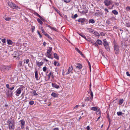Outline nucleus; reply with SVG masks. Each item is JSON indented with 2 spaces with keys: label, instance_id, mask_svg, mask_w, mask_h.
Here are the masks:
<instances>
[{
  "label": "nucleus",
  "instance_id": "1",
  "mask_svg": "<svg viewBox=\"0 0 130 130\" xmlns=\"http://www.w3.org/2000/svg\"><path fill=\"white\" fill-rule=\"evenodd\" d=\"M12 118H10V119L7 121V123L8 126V128L10 130H14L15 128L14 125V121L13 119L12 120Z\"/></svg>",
  "mask_w": 130,
  "mask_h": 130
},
{
  "label": "nucleus",
  "instance_id": "2",
  "mask_svg": "<svg viewBox=\"0 0 130 130\" xmlns=\"http://www.w3.org/2000/svg\"><path fill=\"white\" fill-rule=\"evenodd\" d=\"M103 44L105 48L107 51H110V48L108 42H107L106 40L105 39L103 40Z\"/></svg>",
  "mask_w": 130,
  "mask_h": 130
},
{
  "label": "nucleus",
  "instance_id": "3",
  "mask_svg": "<svg viewBox=\"0 0 130 130\" xmlns=\"http://www.w3.org/2000/svg\"><path fill=\"white\" fill-rule=\"evenodd\" d=\"M52 47H49V48L47 50V55L46 57L48 58L52 59V58L51 57L52 53L51 52L52 51Z\"/></svg>",
  "mask_w": 130,
  "mask_h": 130
},
{
  "label": "nucleus",
  "instance_id": "4",
  "mask_svg": "<svg viewBox=\"0 0 130 130\" xmlns=\"http://www.w3.org/2000/svg\"><path fill=\"white\" fill-rule=\"evenodd\" d=\"M114 48L116 54H119V46L116 44H114Z\"/></svg>",
  "mask_w": 130,
  "mask_h": 130
},
{
  "label": "nucleus",
  "instance_id": "5",
  "mask_svg": "<svg viewBox=\"0 0 130 130\" xmlns=\"http://www.w3.org/2000/svg\"><path fill=\"white\" fill-rule=\"evenodd\" d=\"M8 4L12 8L16 9L19 8L18 6L16 5L15 4L11 2H9Z\"/></svg>",
  "mask_w": 130,
  "mask_h": 130
},
{
  "label": "nucleus",
  "instance_id": "6",
  "mask_svg": "<svg viewBox=\"0 0 130 130\" xmlns=\"http://www.w3.org/2000/svg\"><path fill=\"white\" fill-rule=\"evenodd\" d=\"M22 89L21 88H18L15 92V95L17 96H18L21 93Z\"/></svg>",
  "mask_w": 130,
  "mask_h": 130
},
{
  "label": "nucleus",
  "instance_id": "7",
  "mask_svg": "<svg viewBox=\"0 0 130 130\" xmlns=\"http://www.w3.org/2000/svg\"><path fill=\"white\" fill-rule=\"evenodd\" d=\"M104 3L105 6H108L111 4V2L110 0H105L104 2Z\"/></svg>",
  "mask_w": 130,
  "mask_h": 130
},
{
  "label": "nucleus",
  "instance_id": "8",
  "mask_svg": "<svg viewBox=\"0 0 130 130\" xmlns=\"http://www.w3.org/2000/svg\"><path fill=\"white\" fill-rule=\"evenodd\" d=\"M73 69V68L72 66L70 67L69 68L66 74V75H68L70 73H73L72 70Z\"/></svg>",
  "mask_w": 130,
  "mask_h": 130
},
{
  "label": "nucleus",
  "instance_id": "9",
  "mask_svg": "<svg viewBox=\"0 0 130 130\" xmlns=\"http://www.w3.org/2000/svg\"><path fill=\"white\" fill-rule=\"evenodd\" d=\"M21 123V127L22 129H23L24 127V125L25 124V122L24 120H22L20 121Z\"/></svg>",
  "mask_w": 130,
  "mask_h": 130
},
{
  "label": "nucleus",
  "instance_id": "10",
  "mask_svg": "<svg viewBox=\"0 0 130 130\" xmlns=\"http://www.w3.org/2000/svg\"><path fill=\"white\" fill-rule=\"evenodd\" d=\"M52 87L56 89H58L59 88V86L56 84L52 83Z\"/></svg>",
  "mask_w": 130,
  "mask_h": 130
},
{
  "label": "nucleus",
  "instance_id": "11",
  "mask_svg": "<svg viewBox=\"0 0 130 130\" xmlns=\"http://www.w3.org/2000/svg\"><path fill=\"white\" fill-rule=\"evenodd\" d=\"M6 94L7 96H11L12 95V92L11 91H8L6 92Z\"/></svg>",
  "mask_w": 130,
  "mask_h": 130
},
{
  "label": "nucleus",
  "instance_id": "12",
  "mask_svg": "<svg viewBox=\"0 0 130 130\" xmlns=\"http://www.w3.org/2000/svg\"><path fill=\"white\" fill-rule=\"evenodd\" d=\"M36 64L39 67H40L43 64V62H39L37 61L36 62Z\"/></svg>",
  "mask_w": 130,
  "mask_h": 130
},
{
  "label": "nucleus",
  "instance_id": "13",
  "mask_svg": "<svg viewBox=\"0 0 130 130\" xmlns=\"http://www.w3.org/2000/svg\"><path fill=\"white\" fill-rule=\"evenodd\" d=\"M85 20V19L84 18H80L77 21L79 22H80L81 23H84Z\"/></svg>",
  "mask_w": 130,
  "mask_h": 130
},
{
  "label": "nucleus",
  "instance_id": "14",
  "mask_svg": "<svg viewBox=\"0 0 130 130\" xmlns=\"http://www.w3.org/2000/svg\"><path fill=\"white\" fill-rule=\"evenodd\" d=\"M35 77L37 80H38L39 79L38 77V72L37 70H36L35 72Z\"/></svg>",
  "mask_w": 130,
  "mask_h": 130
},
{
  "label": "nucleus",
  "instance_id": "15",
  "mask_svg": "<svg viewBox=\"0 0 130 130\" xmlns=\"http://www.w3.org/2000/svg\"><path fill=\"white\" fill-rule=\"evenodd\" d=\"M51 95L54 98L57 97L58 96V94L54 92H52L51 94Z\"/></svg>",
  "mask_w": 130,
  "mask_h": 130
},
{
  "label": "nucleus",
  "instance_id": "16",
  "mask_svg": "<svg viewBox=\"0 0 130 130\" xmlns=\"http://www.w3.org/2000/svg\"><path fill=\"white\" fill-rule=\"evenodd\" d=\"M43 34L46 37H48V38H51L50 36L47 33H46L44 30L42 32Z\"/></svg>",
  "mask_w": 130,
  "mask_h": 130
},
{
  "label": "nucleus",
  "instance_id": "17",
  "mask_svg": "<svg viewBox=\"0 0 130 130\" xmlns=\"http://www.w3.org/2000/svg\"><path fill=\"white\" fill-rule=\"evenodd\" d=\"M98 108V107H91L90 109L91 110H93L94 111H96V110H97Z\"/></svg>",
  "mask_w": 130,
  "mask_h": 130
},
{
  "label": "nucleus",
  "instance_id": "18",
  "mask_svg": "<svg viewBox=\"0 0 130 130\" xmlns=\"http://www.w3.org/2000/svg\"><path fill=\"white\" fill-rule=\"evenodd\" d=\"M87 29L88 31L90 32L93 33L94 32V30L91 28H87Z\"/></svg>",
  "mask_w": 130,
  "mask_h": 130
},
{
  "label": "nucleus",
  "instance_id": "19",
  "mask_svg": "<svg viewBox=\"0 0 130 130\" xmlns=\"http://www.w3.org/2000/svg\"><path fill=\"white\" fill-rule=\"evenodd\" d=\"M96 42L97 43L99 44V45H102V41L99 39L97 40L96 41Z\"/></svg>",
  "mask_w": 130,
  "mask_h": 130
},
{
  "label": "nucleus",
  "instance_id": "20",
  "mask_svg": "<svg viewBox=\"0 0 130 130\" xmlns=\"http://www.w3.org/2000/svg\"><path fill=\"white\" fill-rule=\"evenodd\" d=\"M7 41L8 44L9 45H12L13 43L12 41L10 40H7Z\"/></svg>",
  "mask_w": 130,
  "mask_h": 130
},
{
  "label": "nucleus",
  "instance_id": "21",
  "mask_svg": "<svg viewBox=\"0 0 130 130\" xmlns=\"http://www.w3.org/2000/svg\"><path fill=\"white\" fill-rule=\"evenodd\" d=\"M82 65L80 64H79L76 66V67L79 69L82 68Z\"/></svg>",
  "mask_w": 130,
  "mask_h": 130
},
{
  "label": "nucleus",
  "instance_id": "22",
  "mask_svg": "<svg viewBox=\"0 0 130 130\" xmlns=\"http://www.w3.org/2000/svg\"><path fill=\"white\" fill-rule=\"evenodd\" d=\"M93 33L96 36L99 37L100 36V34L97 31H94Z\"/></svg>",
  "mask_w": 130,
  "mask_h": 130
},
{
  "label": "nucleus",
  "instance_id": "23",
  "mask_svg": "<svg viewBox=\"0 0 130 130\" xmlns=\"http://www.w3.org/2000/svg\"><path fill=\"white\" fill-rule=\"evenodd\" d=\"M95 23V21L94 20L91 19L89 21V23L93 24Z\"/></svg>",
  "mask_w": 130,
  "mask_h": 130
},
{
  "label": "nucleus",
  "instance_id": "24",
  "mask_svg": "<svg viewBox=\"0 0 130 130\" xmlns=\"http://www.w3.org/2000/svg\"><path fill=\"white\" fill-rule=\"evenodd\" d=\"M54 57L57 59H59V57L58 55L56 53L54 54Z\"/></svg>",
  "mask_w": 130,
  "mask_h": 130
},
{
  "label": "nucleus",
  "instance_id": "25",
  "mask_svg": "<svg viewBox=\"0 0 130 130\" xmlns=\"http://www.w3.org/2000/svg\"><path fill=\"white\" fill-rule=\"evenodd\" d=\"M123 99H120L119 101V103L120 105L122 104L123 102Z\"/></svg>",
  "mask_w": 130,
  "mask_h": 130
},
{
  "label": "nucleus",
  "instance_id": "26",
  "mask_svg": "<svg viewBox=\"0 0 130 130\" xmlns=\"http://www.w3.org/2000/svg\"><path fill=\"white\" fill-rule=\"evenodd\" d=\"M123 114H124V113H123L122 112L118 111L117 112V114L118 116H121Z\"/></svg>",
  "mask_w": 130,
  "mask_h": 130
},
{
  "label": "nucleus",
  "instance_id": "27",
  "mask_svg": "<svg viewBox=\"0 0 130 130\" xmlns=\"http://www.w3.org/2000/svg\"><path fill=\"white\" fill-rule=\"evenodd\" d=\"M112 12L115 15H117L118 13V11L115 10H113L112 11Z\"/></svg>",
  "mask_w": 130,
  "mask_h": 130
},
{
  "label": "nucleus",
  "instance_id": "28",
  "mask_svg": "<svg viewBox=\"0 0 130 130\" xmlns=\"http://www.w3.org/2000/svg\"><path fill=\"white\" fill-rule=\"evenodd\" d=\"M91 98H89L88 97H87L85 98V100L86 101H90V100L91 99Z\"/></svg>",
  "mask_w": 130,
  "mask_h": 130
},
{
  "label": "nucleus",
  "instance_id": "29",
  "mask_svg": "<svg viewBox=\"0 0 130 130\" xmlns=\"http://www.w3.org/2000/svg\"><path fill=\"white\" fill-rule=\"evenodd\" d=\"M90 95L91 96V99L90 100V102H91L92 101V100L93 98V92L92 91H91V92L90 93Z\"/></svg>",
  "mask_w": 130,
  "mask_h": 130
},
{
  "label": "nucleus",
  "instance_id": "30",
  "mask_svg": "<svg viewBox=\"0 0 130 130\" xmlns=\"http://www.w3.org/2000/svg\"><path fill=\"white\" fill-rule=\"evenodd\" d=\"M96 113L97 115L100 114L101 113V111L98 108L97 110L96 111Z\"/></svg>",
  "mask_w": 130,
  "mask_h": 130
},
{
  "label": "nucleus",
  "instance_id": "31",
  "mask_svg": "<svg viewBox=\"0 0 130 130\" xmlns=\"http://www.w3.org/2000/svg\"><path fill=\"white\" fill-rule=\"evenodd\" d=\"M79 35L85 39L86 40H87L86 39V36L84 35L81 34H79Z\"/></svg>",
  "mask_w": 130,
  "mask_h": 130
},
{
  "label": "nucleus",
  "instance_id": "32",
  "mask_svg": "<svg viewBox=\"0 0 130 130\" xmlns=\"http://www.w3.org/2000/svg\"><path fill=\"white\" fill-rule=\"evenodd\" d=\"M37 21L40 24L42 25L43 24L42 22L40 19H37Z\"/></svg>",
  "mask_w": 130,
  "mask_h": 130
},
{
  "label": "nucleus",
  "instance_id": "33",
  "mask_svg": "<svg viewBox=\"0 0 130 130\" xmlns=\"http://www.w3.org/2000/svg\"><path fill=\"white\" fill-rule=\"evenodd\" d=\"M32 93L34 96H36L38 95V94L36 93V91L34 90L32 92Z\"/></svg>",
  "mask_w": 130,
  "mask_h": 130
},
{
  "label": "nucleus",
  "instance_id": "34",
  "mask_svg": "<svg viewBox=\"0 0 130 130\" xmlns=\"http://www.w3.org/2000/svg\"><path fill=\"white\" fill-rule=\"evenodd\" d=\"M34 102L33 101H31L29 102V104L31 105H32L34 104Z\"/></svg>",
  "mask_w": 130,
  "mask_h": 130
},
{
  "label": "nucleus",
  "instance_id": "35",
  "mask_svg": "<svg viewBox=\"0 0 130 130\" xmlns=\"http://www.w3.org/2000/svg\"><path fill=\"white\" fill-rule=\"evenodd\" d=\"M22 62L21 61H19V63L18 64V66L21 67L22 65Z\"/></svg>",
  "mask_w": 130,
  "mask_h": 130
},
{
  "label": "nucleus",
  "instance_id": "36",
  "mask_svg": "<svg viewBox=\"0 0 130 130\" xmlns=\"http://www.w3.org/2000/svg\"><path fill=\"white\" fill-rule=\"evenodd\" d=\"M75 49L78 53H81V52L76 47L75 48Z\"/></svg>",
  "mask_w": 130,
  "mask_h": 130
},
{
  "label": "nucleus",
  "instance_id": "37",
  "mask_svg": "<svg viewBox=\"0 0 130 130\" xmlns=\"http://www.w3.org/2000/svg\"><path fill=\"white\" fill-rule=\"evenodd\" d=\"M47 69V68L45 66L42 69L43 70L44 72H46Z\"/></svg>",
  "mask_w": 130,
  "mask_h": 130
},
{
  "label": "nucleus",
  "instance_id": "38",
  "mask_svg": "<svg viewBox=\"0 0 130 130\" xmlns=\"http://www.w3.org/2000/svg\"><path fill=\"white\" fill-rule=\"evenodd\" d=\"M37 33L38 34V35H39V37L40 38H41L42 37V36L41 35V34H40L39 31L37 30Z\"/></svg>",
  "mask_w": 130,
  "mask_h": 130
},
{
  "label": "nucleus",
  "instance_id": "39",
  "mask_svg": "<svg viewBox=\"0 0 130 130\" xmlns=\"http://www.w3.org/2000/svg\"><path fill=\"white\" fill-rule=\"evenodd\" d=\"M11 19V18H7L5 19V20L7 21H9Z\"/></svg>",
  "mask_w": 130,
  "mask_h": 130
},
{
  "label": "nucleus",
  "instance_id": "40",
  "mask_svg": "<svg viewBox=\"0 0 130 130\" xmlns=\"http://www.w3.org/2000/svg\"><path fill=\"white\" fill-rule=\"evenodd\" d=\"M50 28L53 30H54L55 31H56V29L54 27H51Z\"/></svg>",
  "mask_w": 130,
  "mask_h": 130
},
{
  "label": "nucleus",
  "instance_id": "41",
  "mask_svg": "<svg viewBox=\"0 0 130 130\" xmlns=\"http://www.w3.org/2000/svg\"><path fill=\"white\" fill-rule=\"evenodd\" d=\"M64 2L66 3H69L71 1V0H63Z\"/></svg>",
  "mask_w": 130,
  "mask_h": 130
},
{
  "label": "nucleus",
  "instance_id": "42",
  "mask_svg": "<svg viewBox=\"0 0 130 130\" xmlns=\"http://www.w3.org/2000/svg\"><path fill=\"white\" fill-rule=\"evenodd\" d=\"M126 10L127 11H128L130 10V7L129 6H127L126 8Z\"/></svg>",
  "mask_w": 130,
  "mask_h": 130
},
{
  "label": "nucleus",
  "instance_id": "43",
  "mask_svg": "<svg viewBox=\"0 0 130 130\" xmlns=\"http://www.w3.org/2000/svg\"><path fill=\"white\" fill-rule=\"evenodd\" d=\"M29 60L28 59H27L26 60V61L25 62H24V63H26L27 64H28V62H29Z\"/></svg>",
  "mask_w": 130,
  "mask_h": 130
},
{
  "label": "nucleus",
  "instance_id": "44",
  "mask_svg": "<svg viewBox=\"0 0 130 130\" xmlns=\"http://www.w3.org/2000/svg\"><path fill=\"white\" fill-rule=\"evenodd\" d=\"M88 10H86L85 11H83L82 12L84 13H86L88 12Z\"/></svg>",
  "mask_w": 130,
  "mask_h": 130
},
{
  "label": "nucleus",
  "instance_id": "45",
  "mask_svg": "<svg viewBox=\"0 0 130 130\" xmlns=\"http://www.w3.org/2000/svg\"><path fill=\"white\" fill-rule=\"evenodd\" d=\"M78 16L77 15V14H75L74 15V16L73 17V18L75 19L76 18H77Z\"/></svg>",
  "mask_w": 130,
  "mask_h": 130
},
{
  "label": "nucleus",
  "instance_id": "46",
  "mask_svg": "<svg viewBox=\"0 0 130 130\" xmlns=\"http://www.w3.org/2000/svg\"><path fill=\"white\" fill-rule=\"evenodd\" d=\"M100 35L101 36H104L105 35V34L103 32H101L100 33Z\"/></svg>",
  "mask_w": 130,
  "mask_h": 130
},
{
  "label": "nucleus",
  "instance_id": "47",
  "mask_svg": "<svg viewBox=\"0 0 130 130\" xmlns=\"http://www.w3.org/2000/svg\"><path fill=\"white\" fill-rule=\"evenodd\" d=\"M2 41V42L3 43H4L6 42V39H3Z\"/></svg>",
  "mask_w": 130,
  "mask_h": 130
},
{
  "label": "nucleus",
  "instance_id": "48",
  "mask_svg": "<svg viewBox=\"0 0 130 130\" xmlns=\"http://www.w3.org/2000/svg\"><path fill=\"white\" fill-rule=\"evenodd\" d=\"M6 87L7 88L9 89L10 88L9 87V85L8 84H7L6 85Z\"/></svg>",
  "mask_w": 130,
  "mask_h": 130
},
{
  "label": "nucleus",
  "instance_id": "49",
  "mask_svg": "<svg viewBox=\"0 0 130 130\" xmlns=\"http://www.w3.org/2000/svg\"><path fill=\"white\" fill-rule=\"evenodd\" d=\"M126 74L127 76L130 77V74H129L128 72H126Z\"/></svg>",
  "mask_w": 130,
  "mask_h": 130
},
{
  "label": "nucleus",
  "instance_id": "50",
  "mask_svg": "<svg viewBox=\"0 0 130 130\" xmlns=\"http://www.w3.org/2000/svg\"><path fill=\"white\" fill-rule=\"evenodd\" d=\"M14 88V86H13L11 88H10L9 89H10V90H12Z\"/></svg>",
  "mask_w": 130,
  "mask_h": 130
},
{
  "label": "nucleus",
  "instance_id": "51",
  "mask_svg": "<svg viewBox=\"0 0 130 130\" xmlns=\"http://www.w3.org/2000/svg\"><path fill=\"white\" fill-rule=\"evenodd\" d=\"M52 75V73L51 72H50L49 74L48 75V77H50V76L51 75Z\"/></svg>",
  "mask_w": 130,
  "mask_h": 130
},
{
  "label": "nucleus",
  "instance_id": "52",
  "mask_svg": "<svg viewBox=\"0 0 130 130\" xmlns=\"http://www.w3.org/2000/svg\"><path fill=\"white\" fill-rule=\"evenodd\" d=\"M104 10L106 12H107V13H108L109 12L108 10L106 8H105L104 9Z\"/></svg>",
  "mask_w": 130,
  "mask_h": 130
},
{
  "label": "nucleus",
  "instance_id": "53",
  "mask_svg": "<svg viewBox=\"0 0 130 130\" xmlns=\"http://www.w3.org/2000/svg\"><path fill=\"white\" fill-rule=\"evenodd\" d=\"M78 105H76L75 107H74V109H75V108H77V107H78Z\"/></svg>",
  "mask_w": 130,
  "mask_h": 130
},
{
  "label": "nucleus",
  "instance_id": "54",
  "mask_svg": "<svg viewBox=\"0 0 130 130\" xmlns=\"http://www.w3.org/2000/svg\"><path fill=\"white\" fill-rule=\"evenodd\" d=\"M87 129L88 130H89L90 129V127L89 126H88L87 127Z\"/></svg>",
  "mask_w": 130,
  "mask_h": 130
},
{
  "label": "nucleus",
  "instance_id": "55",
  "mask_svg": "<svg viewBox=\"0 0 130 130\" xmlns=\"http://www.w3.org/2000/svg\"><path fill=\"white\" fill-rule=\"evenodd\" d=\"M87 62H88L89 66V67L91 66V65H90V62H89V61H88Z\"/></svg>",
  "mask_w": 130,
  "mask_h": 130
},
{
  "label": "nucleus",
  "instance_id": "56",
  "mask_svg": "<svg viewBox=\"0 0 130 130\" xmlns=\"http://www.w3.org/2000/svg\"><path fill=\"white\" fill-rule=\"evenodd\" d=\"M40 29H41V31L42 32L44 30L43 27H41Z\"/></svg>",
  "mask_w": 130,
  "mask_h": 130
},
{
  "label": "nucleus",
  "instance_id": "57",
  "mask_svg": "<svg viewBox=\"0 0 130 130\" xmlns=\"http://www.w3.org/2000/svg\"><path fill=\"white\" fill-rule=\"evenodd\" d=\"M93 44L95 46H98V44L95 43H94V44Z\"/></svg>",
  "mask_w": 130,
  "mask_h": 130
},
{
  "label": "nucleus",
  "instance_id": "58",
  "mask_svg": "<svg viewBox=\"0 0 130 130\" xmlns=\"http://www.w3.org/2000/svg\"><path fill=\"white\" fill-rule=\"evenodd\" d=\"M35 29V27H33L32 28V30L33 31Z\"/></svg>",
  "mask_w": 130,
  "mask_h": 130
},
{
  "label": "nucleus",
  "instance_id": "59",
  "mask_svg": "<svg viewBox=\"0 0 130 130\" xmlns=\"http://www.w3.org/2000/svg\"><path fill=\"white\" fill-rule=\"evenodd\" d=\"M43 60H44L46 62H47L48 61V60L46 59V58H44L43 59Z\"/></svg>",
  "mask_w": 130,
  "mask_h": 130
},
{
  "label": "nucleus",
  "instance_id": "60",
  "mask_svg": "<svg viewBox=\"0 0 130 130\" xmlns=\"http://www.w3.org/2000/svg\"><path fill=\"white\" fill-rule=\"evenodd\" d=\"M47 26L50 28L51 27L50 26V25H47Z\"/></svg>",
  "mask_w": 130,
  "mask_h": 130
},
{
  "label": "nucleus",
  "instance_id": "61",
  "mask_svg": "<svg viewBox=\"0 0 130 130\" xmlns=\"http://www.w3.org/2000/svg\"><path fill=\"white\" fill-rule=\"evenodd\" d=\"M46 45V43L45 42H44L43 43V45L44 46H45Z\"/></svg>",
  "mask_w": 130,
  "mask_h": 130
},
{
  "label": "nucleus",
  "instance_id": "62",
  "mask_svg": "<svg viewBox=\"0 0 130 130\" xmlns=\"http://www.w3.org/2000/svg\"><path fill=\"white\" fill-rule=\"evenodd\" d=\"M79 53L81 55H82V56H84V55L82 54V53L81 52V53Z\"/></svg>",
  "mask_w": 130,
  "mask_h": 130
},
{
  "label": "nucleus",
  "instance_id": "63",
  "mask_svg": "<svg viewBox=\"0 0 130 130\" xmlns=\"http://www.w3.org/2000/svg\"><path fill=\"white\" fill-rule=\"evenodd\" d=\"M100 116L97 119V120H96V121H97L98 120L100 119Z\"/></svg>",
  "mask_w": 130,
  "mask_h": 130
},
{
  "label": "nucleus",
  "instance_id": "64",
  "mask_svg": "<svg viewBox=\"0 0 130 130\" xmlns=\"http://www.w3.org/2000/svg\"><path fill=\"white\" fill-rule=\"evenodd\" d=\"M38 16L41 19V16L39 14H38Z\"/></svg>",
  "mask_w": 130,
  "mask_h": 130
}]
</instances>
